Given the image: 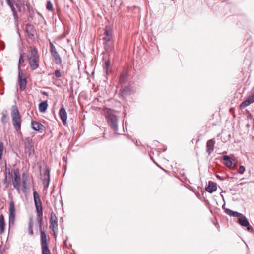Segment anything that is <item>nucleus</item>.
Listing matches in <instances>:
<instances>
[{
  "label": "nucleus",
  "instance_id": "6ab92c4d",
  "mask_svg": "<svg viewBox=\"0 0 254 254\" xmlns=\"http://www.w3.org/2000/svg\"><path fill=\"white\" fill-rule=\"evenodd\" d=\"M27 181V175L23 173L22 175V191L25 192L26 190V183Z\"/></svg>",
  "mask_w": 254,
  "mask_h": 254
},
{
  "label": "nucleus",
  "instance_id": "c85d7f7f",
  "mask_svg": "<svg viewBox=\"0 0 254 254\" xmlns=\"http://www.w3.org/2000/svg\"><path fill=\"white\" fill-rule=\"evenodd\" d=\"M253 103L252 101H251L248 98L244 101L240 105V107L241 109H244L245 107L248 106L251 104Z\"/></svg>",
  "mask_w": 254,
  "mask_h": 254
},
{
  "label": "nucleus",
  "instance_id": "b1692460",
  "mask_svg": "<svg viewBox=\"0 0 254 254\" xmlns=\"http://www.w3.org/2000/svg\"><path fill=\"white\" fill-rule=\"evenodd\" d=\"M48 104L47 101L41 102L39 104V110L41 112H45L47 108Z\"/></svg>",
  "mask_w": 254,
  "mask_h": 254
},
{
  "label": "nucleus",
  "instance_id": "f257e3e1",
  "mask_svg": "<svg viewBox=\"0 0 254 254\" xmlns=\"http://www.w3.org/2000/svg\"><path fill=\"white\" fill-rule=\"evenodd\" d=\"M12 125L16 132L22 135L21 127L22 123L21 116L19 114L18 108L16 105L11 107L10 113Z\"/></svg>",
  "mask_w": 254,
  "mask_h": 254
},
{
  "label": "nucleus",
  "instance_id": "8fccbe9b",
  "mask_svg": "<svg viewBox=\"0 0 254 254\" xmlns=\"http://www.w3.org/2000/svg\"><path fill=\"white\" fill-rule=\"evenodd\" d=\"M153 162H154V163L157 165V166H158V165L156 163V162H155L154 161H153Z\"/></svg>",
  "mask_w": 254,
  "mask_h": 254
},
{
  "label": "nucleus",
  "instance_id": "a878e982",
  "mask_svg": "<svg viewBox=\"0 0 254 254\" xmlns=\"http://www.w3.org/2000/svg\"><path fill=\"white\" fill-rule=\"evenodd\" d=\"M37 221L38 223L39 224V227L40 228V232L42 231L41 230V227H42V217H43V211H39L37 212Z\"/></svg>",
  "mask_w": 254,
  "mask_h": 254
},
{
  "label": "nucleus",
  "instance_id": "f3484780",
  "mask_svg": "<svg viewBox=\"0 0 254 254\" xmlns=\"http://www.w3.org/2000/svg\"><path fill=\"white\" fill-rule=\"evenodd\" d=\"M225 212L229 216L235 217H240L242 215V214L237 211H234L229 208L225 209Z\"/></svg>",
  "mask_w": 254,
  "mask_h": 254
},
{
  "label": "nucleus",
  "instance_id": "1a4fd4ad",
  "mask_svg": "<svg viewBox=\"0 0 254 254\" xmlns=\"http://www.w3.org/2000/svg\"><path fill=\"white\" fill-rule=\"evenodd\" d=\"M33 197L36 212L42 211V202L36 191L33 192Z\"/></svg>",
  "mask_w": 254,
  "mask_h": 254
},
{
  "label": "nucleus",
  "instance_id": "7ed1b4c3",
  "mask_svg": "<svg viewBox=\"0 0 254 254\" xmlns=\"http://www.w3.org/2000/svg\"><path fill=\"white\" fill-rule=\"evenodd\" d=\"M41 246L42 254H51L48 248L47 235L44 231L41 232Z\"/></svg>",
  "mask_w": 254,
  "mask_h": 254
},
{
  "label": "nucleus",
  "instance_id": "4c0bfd02",
  "mask_svg": "<svg viewBox=\"0 0 254 254\" xmlns=\"http://www.w3.org/2000/svg\"><path fill=\"white\" fill-rule=\"evenodd\" d=\"M253 103L254 102V90L252 91L248 97Z\"/></svg>",
  "mask_w": 254,
  "mask_h": 254
},
{
  "label": "nucleus",
  "instance_id": "9d476101",
  "mask_svg": "<svg viewBox=\"0 0 254 254\" xmlns=\"http://www.w3.org/2000/svg\"><path fill=\"white\" fill-rule=\"evenodd\" d=\"M42 180L44 189H46L48 187L50 183V169L48 168L46 169Z\"/></svg>",
  "mask_w": 254,
  "mask_h": 254
},
{
  "label": "nucleus",
  "instance_id": "ddd939ff",
  "mask_svg": "<svg viewBox=\"0 0 254 254\" xmlns=\"http://www.w3.org/2000/svg\"><path fill=\"white\" fill-rule=\"evenodd\" d=\"M59 115L60 119L63 122V124L65 125L66 124L67 114L65 108L63 106H62L60 108Z\"/></svg>",
  "mask_w": 254,
  "mask_h": 254
},
{
  "label": "nucleus",
  "instance_id": "3c124183",
  "mask_svg": "<svg viewBox=\"0 0 254 254\" xmlns=\"http://www.w3.org/2000/svg\"><path fill=\"white\" fill-rule=\"evenodd\" d=\"M159 168L162 169V167H161V166H159Z\"/></svg>",
  "mask_w": 254,
  "mask_h": 254
},
{
  "label": "nucleus",
  "instance_id": "20e7f679",
  "mask_svg": "<svg viewBox=\"0 0 254 254\" xmlns=\"http://www.w3.org/2000/svg\"><path fill=\"white\" fill-rule=\"evenodd\" d=\"M108 123L111 128L116 132L118 130V118L113 114H108L107 117Z\"/></svg>",
  "mask_w": 254,
  "mask_h": 254
},
{
  "label": "nucleus",
  "instance_id": "c9c22d12",
  "mask_svg": "<svg viewBox=\"0 0 254 254\" xmlns=\"http://www.w3.org/2000/svg\"><path fill=\"white\" fill-rule=\"evenodd\" d=\"M46 8L48 10L50 11H52L53 10V5L51 1H49L47 2Z\"/></svg>",
  "mask_w": 254,
  "mask_h": 254
},
{
  "label": "nucleus",
  "instance_id": "423d86ee",
  "mask_svg": "<svg viewBox=\"0 0 254 254\" xmlns=\"http://www.w3.org/2000/svg\"><path fill=\"white\" fill-rule=\"evenodd\" d=\"M18 80L20 90H24L27 85V79L25 77V74L22 72V70H19V72H18Z\"/></svg>",
  "mask_w": 254,
  "mask_h": 254
},
{
  "label": "nucleus",
  "instance_id": "a211bd4d",
  "mask_svg": "<svg viewBox=\"0 0 254 254\" xmlns=\"http://www.w3.org/2000/svg\"><path fill=\"white\" fill-rule=\"evenodd\" d=\"M238 222L240 225L244 227L248 226L249 225V222L248 220L243 214L241 217L239 218Z\"/></svg>",
  "mask_w": 254,
  "mask_h": 254
},
{
  "label": "nucleus",
  "instance_id": "603ef678",
  "mask_svg": "<svg viewBox=\"0 0 254 254\" xmlns=\"http://www.w3.org/2000/svg\"><path fill=\"white\" fill-rule=\"evenodd\" d=\"M159 168L162 169V167H161V166H159Z\"/></svg>",
  "mask_w": 254,
  "mask_h": 254
},
{
  "label": "nucleus",
  "instance_id": "39448f33",
  "mask_svg": "<svg viewBox=\"0 0 254 254\" xmlns=\"http://www.w3.org/2000/svg\"><path fill=\"white\" fill-rule=\"evenodd\" d=\"M25 152L28 156L31 155L34 152V145L32 142V140L29 137H27L25 139L24 141Z\"/></svg>",
  "mask_w": 254,
  "mask_h": 254
},
{
  "label": "nucleus",
  "instance_id": "2eb2a0df",
  "mask_svg": "<svg viewBox=\"0 0 254 254\" xmlns=\"http://www.w3.org/2000/svg\"><path fill=\"white\" fill-rule=\"evenodd\" d=\"M205 190L208 192L212 193L217 190L216 184L212 181H209L208 185L206 187Z\"/></svg>",
  "mask_w": 254,
  "mask_h": 254
},
{
  "label": "nucleus",
  "instance_id": "393cba45",
  "mask_svg": "<svg viewBox=\"0 0 254 254\" xmlns=\"http://www.w3.org/2000/svg\"><path fill=\"white\" fill-rule=\"evenodd\" d=\"M104 48L107 52L111 51L113 49V43L111 42H103Z\"/></svg>",
  "mask_w": 254,
  "mask_h": 254
},
{
  "label": "nucleus",
  "instance_id": "2f4dec72",
  "mask_svg": "<svg viewBox=\"0 0 254 254\" xmlns=\"http://www.w3.org/2000/svg\"><path fill=\"white\" fill-rule=\"evenodd\" d=\"M33 220L32 218H30L28 222V234L30 235H32L33 234Z\"/></svg>",
  "mask_w": 254,
  "mask_h": 254
},
{
  "label": "nucleus",
  "instance_id": "dca6fc26",
  "mask_svg": "<svg viewBox=\"0 0 254 254\" xmlns=\"http://www.w3.org/2000/svg\"><path fill=\"white\" fill-rule=\"evenodd\" d=\"M27 57V55L25 53H22L20 54V57L18 61V71L19 72L20 70H22L21 69V67H24L25 64H24V57Z\"/></svg>",
  "mask_w": 254,
  "mask_h": 254
},
{
  "label": "nucleus",
  "instance_id": "5701e85b",
  "mask_svg": "<svg viewBox=\"0 0 254 254\" xmlns=\"http://www.w3.org/2000/svg\"><path fill=\"white\" fill-rule=\"evenodd\" d=\"M223 160L225 161V165L228 167H230L232 166L233 163L231 160V158L230 156L228 155H224L223 156Z\"/></svg>",
  "mask_w": 254,
  "mask_h": 254
},
{
  "label": "nucleus",
  "instance_id": "cd10ccee",
  "mask_svg": "<svg viewBox=\"0 0 254 254\" xmlns=\"http://www.w3.org/2000/svg\"><path fill=\"white\" fill-rule=\"evenodd\" d=\"M50 226L49 228L52 231H58V221L49 222Z\"/></svg>",
  "mask_w": 254,
  "mask_h": 254
},
{
  "label": "nucleus",
  "instance_id": "58836bf2",
  "mask_svg": "<svg viewBox=\"0 0 254 254\" xmlns=\"http://www.w3.org/2000/svg\"><path fill=\"white\" fill-rule=\"evenodd\" d=\"M4 176L7 175V174H10V169L7 168L6 165H5V168L3 171Z\"/></svg>",
  "mask_w": 254,
  "mask_h": 254
},
{
  "label": "nucleus",
  "instance_id": "49530a36",
  "mask_svg": "<svg viewBox=\"0 0 254 254\" xmlns=\"http://www.w3.org/2000/svg\"><path fill=\"white\" fill-rule=\"evenodd\" d=\"M53 233V236L54 237L56 238L57 237V231H52Z\"/></svg>",
  "mask_w": 254,
  "mask_h": 254
},
{
  "label": "nucleus",
  "instance_id": "9b49d317",
  "mask_svg": "<svg viewBox=\"0 0 254 254\" xmlns=\"http://www.w3.org/2000/svg\"><path fill=\"white\" fill-rule=\"evenodd\" d=\"M31 128L35 131H37L40 133H43L45 130V127L42 124L37 121H32Z\"/></svg>",
  "mask_w": 254,
  "mask_h": 254
},
{
  "label": "nucleus",
  "instance_id": "7c9ffc66",
  "mask_svg": "<svg viewBox=\"0 0 254 254\" xmlns=\"http://www.w3.org/2000/svg\"><path fill=\"white\" fill-rule=\"evenodd\" d=\"M26 31L29 34L32 35H34L35 30L32 25L30 24H27L26 26Z\"/></svg>",
  "mask_w": 254,
  "mask_h": 254
},
{
  "label": "nucleus",
  "instance_id": "c03bdc74",
  "mask_svg": "<svg viewBox=\"0 0 254 254\" xmlns=\"http://www.w3.org/2000/svg\"><path fill=\"white\" fill-rule=\"evenodd\" d=\"M6 0V2H7V4L9 6H11L12 5H13L11 0Z\"/></svg>",
  "mask_w": 254,
  "mask_h": 254
},
{
  "label": "nucleus",
  "instance_id": "ea45409f",
  "mask_svg": "<svg viewBox=\"0 0 254 254\" xmlns=\"http://www.w3.org/2000/svg\"><path fill=\"white\" fill-rule=\"evenodd\" d=\"M7 116L5 114H3L1 117V122L3 123H5L7 121Z\"/></svg>",
  "mask_w": 254,
  "mask_h": 254
},
{
  "label": "nucleus",
  "instance_id": "c756f323",
  "mask_svg": "<svg viewBox=\"0 0 254 254\" xmlns=\"http://www.w3.org/2000/svg\"><path fill=\"white\" fill-rule=\"evenodd\" d=\"M110 66V62L109 60L106 61L105 63L103 66L104 70L105 71L107 75L109 74L110 71L109 70V68Z\"/></svg>",
  "mask_w": 254,
  "mask_h": 254
},
{
  "label": "nucleus",
  "instance_id": "a18cd8bd",
  "mask_svg": "<svg viewBox=\"0 0 254 254\" xmlns=\"http://www.w3.org/2000/svg\"><path fill=\"white\" fill-rule=\"evenodd\" d=\"M10 7L12 11L13 12V14H15L16 13V9L14 7V5H12L11 6H10Z\"/></svg>",
  "mask_w": 254,
  "mask_h": 254
},
{
  "label": "nucleus",
  "instance_id": "f704fd0d",
  "mask_svg": "<svg viewBox=\"0 0 254 254\" xmlns=\"http://www.w3.org/2000/svg\"><path fill=\"white\" fill-rule=\"evenodd\" d=\"M49 45H50V51L51 54H53V53L57 52L55 46L50 41L49 42Z\"/></svg>",
  "mask_w": 254,
  "mask_h": 254
},
{
  "label": "nucleus",
  "instance_id": "4468645a",
  "mask_svg": "<svg viewBox=\"0 0 254 254\" xmlns=\"http://www.w3.org/2000/svg\"><path fill=\"white\" fill-rule=\"evenodd\" d=\"M215 143V142L213 139H210L207 141L206 143V152L208 153L209 155H210L213 151Z\"/></svg>",
  "mask_w": 254,
  "mask_h": 254
},
{
  "label": "nucleus",
  "instance_id": "473e14b6",
  "mask_svg": "<svg viewBox=\"0 0 254 254\" xmlns=\"http://www.w3.org/2000/svg\"><path fill=\"white\" fill-rule=\"evenodd\" d=\"M58 221V218L54 212H52L50 214V221L49 222H54Z\"/></svg>",
  "mask_w": 254,
  "mask_h": 254
},
{
  "label": "nucleus",
  "instance_id": "f03ea898",
  "mask_svg": "<svg viewBox=\"0 0 254 254\" xmlns=\"http://www.w3.org/2000/svg\"><path fill=\"white\" fill-rule=\"evenodd\" d=\"M27 58L31 70H34L39 67V56L36 48L31 49L29 54L27 55Z\"/></svg>",
  "mask_w": 254,
  "mask_h": 254
},
{
  "label": "nucleus",
  "instance_id": "a19ab883",
  "mask_svg": "<svg viewBox=\"0 0 254 254\" xmlns=\"http://www.w3.org/2000/svg\"><path fill=\"white\" fill-rule=\"evenodd\" d=\"M246 227H247V229L249 232H251V233L254 232V230L253 227L252 226H251L250 224L248 226H246Z\"/></svg>",
  "mask_w": 254,
  "mask_h": 254
},
{
  "label": "nucleus",
  "instance_id": "aec40b11",
  "mask_svg": "<svg viewBox=\"0 0 254 254\" xmlns=\"http://www.w3.org/2000/svg\"><path fill=\"white\" fill-rule=\"evenodd\" d=\"M5 223L4 220V217L3 214L0 215V233H4L5 231Z\"/></svg>",
  "mask_w": 254,
  "mask_h": 254
},
{
  "label": "nucleus",
  "instance_id": "4be33fe9",
  "mask_svg": "<svg viewBox=\"0 0 254 254\" xmlns=\"http://www.w3.org/2000/svg\"><path fill=\"white\" fill-rule=\"evenodd\" d=\"M122 96H124L129 94L130 92V88L127 86H122L120 89Z\"/></svg>",
  "mask_w": 254,
  "mask_h": 254
},
{
  "label": "nucleus",
  "instance_id": "412c9836",
  "mask_svg": "<svg viewBox=\"0 0 254 254\" xmlns=\"http://www.w3.org/2000/svg\"><path fill=\"white\" fill-rule=\"evenodd\" d=\"M51 55L55 62V63L57 64H61L62 63V59L61 58L59 54V53L57 52H56L55 53L51 54Z\"/></svg>",
  "mask_w": 254,
  "mask_h": 254
},
{
  "label": "nucleus",
  "instance_id": "0eeeda50",
  "mask_svg": "<svg viewBox=\"0 0 254 254\" xmlns=\"http://www.w3.org/2000/svg\"><path fill=\"white\" fill-rule=\"evenodd\" d=\"M14 178L13 179V185L14 188L19 192L21 185V178L18 169L13 170Z\"/></svg>",
  "mask_w": 254,
  "mask_h": 254
},
{
  "label": "nucleus",
  "instance_id": "bb28decb",
  "mask_svg": "<svg viewBox=\"0 0 254 254\" xmlns=\"http://www.w3.org/2000/svg\"><path fill=\"white\" fill-rule=\"evenodd\" d=\"M128 80L127 74L126 72L122 73L119 78V81L121 84L125 83Z\"/></svg>",
  "mask_w": 254,
  "mask_h": 254
},
{
  "label": "nucleus",
  "instance_id": "de8ad7c7",
  "mask_svg": "<svg viewBox=\"0 0 254 254\" xmlns=\"http://www.w3.org/2000/svg\"><path fill=\"white\" fill-rule=\"evenodd\" d=\"M4 176H5V178H4V182L6 183L7 181V176L5 175Z\"/></svg>",
  "mask_w": 254,
  "mask_h": 254
},
{
  "label": "nucleus",
  "instance_id": "72a5a7b5",
  "mask_svg": "<svg viewBox=\"0 0 254 254\" xmlns=\"http://www.w3.org/2000/svg\"><path fill=\"white\" fill-rule=\"evenodd\" d=\"M4 144L2 142H0V160L2 159V157L3 155V153L4 151Z\"/></svg>",
  "mask_w": 254,
  "mask_h": 254
},
{
  "label": "nucleus",
  "instance_id": "37998d69",
  "mask_svg": "<svg viewBox=\"0 0 254 254\" xmlns=\"http://www.w3.org/2000/svg\"><path fill=\"white\" fill-rule=\"evenodd\" d=\"M216 177L220 181H223L225 180V178L222 177L218 174L216 175Z\"/></svg>",
  "mask_w": 254,
  "mask_h": 254
},
{
  "label": "nucleus",
  "instance_id": "6e6552de",
  "mask_svg": "<svg viewBox=\"0 0 254 254\" xmlns=\"http://www.w3.org/2000/svg\"><path fill=\"white\" fill-rule=\"evenodd\" d=\"M15 209L14 202L13 201H10L9 204V227L14 225L15 223Z\"/></svg>",
  "mask_w": 254,
  "mask_h": 254
},
{
  "label": "nucleus",
  "instance_id": "79ce46f5",
  "mask_svg": "<svg viewBox=\"0 0 254 254\" xmlns=\"http://www.w3.org/2000/svg\"><path fill=\"white\" fill-rule=\"evenodd\" d=\"M55 75L57 78L61 77V74L59 70H56L55 71Z\"/></svg>",
  "mask_w": 254,
  "mask_h": 254
},
{
  "label": "nucleus",
  "instance_id": "e433bc0d",
  "mask_svg": "<svg viewBox=\"0 0 254 254\" xmlns=\"http://www.w3.org/2000/svg\"><path fill=\"white\" fill-rule=\"evenodd\" d=\"M245 171V168L244 166H240L239 168L238 172L239 174H242L244 173Z\"/></svg>",
  "mask_w": 254,
  "mask_h": 254
},
{
  "label": "nucleus",
  "instance_id": "f8f14e48",
  "mask_svg": "<svg viewBox=\"0 0 254 254\" xmlns=\"http://www.w3.org/2000/svg\"><path fill=\"white\" fill-rule=\"evenodd\" d=\"M112 30L109 27L106 26L105 29L104 37H103L104 42H111L112 38Z\"/></svg>",
  "mask_w": 254,
  "mask_h": 254
},
{
  "label": "nucleus",
  "instance_id": "09e8293b",
  "mask_svg": "<svg viewBox=\"0 0 254 254\" xmlns=\"http://www.w3.org/2000/svg\"><path fill=\"white\" fill-rule=\"evenodd\" d=\"M16 6L17 7V8H20V7L18 4H16Z\"/></svg>",
  "mask_w": 254,
  "mask_h": 254
},
{
  "label": "nucleus",
  "instance_id": "864d4df0",
  "mask_svg": "<svg viewBox=\"0 0 254 254\" xmlns=\"http://www.w3.org/2000/svg\"><path fill=\"white\" fill-rule=\"evenodd\" d=\"M159 168L162 169V167H161V166H159Z\"/></svg>",
  "mask_w": 254,
  "mask_h": 254
}]
</instances>
